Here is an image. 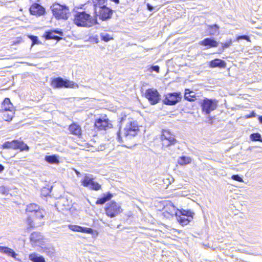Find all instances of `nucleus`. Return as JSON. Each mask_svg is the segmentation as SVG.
Wrapping results in <instances>:
<instances>
[{
    "mask_svg": "<svg viewBox=\"0 0 262 262\" xmlns=\"http://www.w3.org/2000/svg\"><path fill=\"white\" fill-rule=\"evenodd\" d=\"M139 132V127L137 123L131 120H128L123 131L120 130L117 133V139L119 142H123L135 137Z\"/></svg>",
    "mask_w": 262,
    "mask_h": 262,
    "instance_id": "nucleus-1",
    "label": "nucleus"
},
{
    "mask_svg": "<svg viewBox=\"0 0 262 262\" xmlns=\"http://www.w3.org/2000/svg\"><path fill=\"white\" fill-rule=\"evenodd\" d=\"M74 23L78 27L89 28L96 24V18L85 11L78 12L74 15Z\"/></svg>",
    "mask_w": 262,
    "mask_h": 262,
    "instance_id": "nucleus-2",
    "label": "nucleus"
},
{
    "mask_svg": "<svg viewBox=\"0 0 262 262\" xmlns=\"http://www.w3.org/2000/svg\"><path fill=\"white\" fill-rule=\"evenodd\" d=\"M51 9L56 19L66 20L69 18V9L66 6L55 3L52 5Z\"/></svg>",
    "mask_w": 262,
    "mask_h": 262,
    "instance_id": "nucleus-3",
    "label": "nucleus"
},
{
    "mask_svg": "<svg viewBox=\"0 0 262 262\" xmlns=\"http://www.w3.org/2000/svg\"><path fill=\"white\" fill-rule=\"evenodd\" d=\"M93 10L94 18L97 19L99 17L102 20L111 18L113 14V10L106 6L94 7ZM96 24H97V21Z\"/></svg>",
    "mask_w": 262,
    "mask_h": 262,
    "instance_id": "nucleus-4",
    "label": "nucleus"
},
{
    "mask_svg": "<svg viewBox=\"0 0 262 262\" xmlns=\"http://www.w3.org/2000/svg\"><path fill=\"white\" fill-rule=\"evenodd\" d=\"M106 214L110 217H114L123 211L120 205L114 201H111L106 204L105 207Z\"/></svg>",
    "mask_w": 262,
    "mask_h": 262,
    "instance_id": "nucleus-5",
    "label": "nucleus"
},
{
    "mask_svg": "<svg viewBox=\"0 0 262 262\" xmlns=\"http://www.w3.org/2000/svg\"><path fill=\"white\" fill-rule=\"evenodd\" d=\"M217 102L215 99L205 98L201 104L203 112L207 115L209 114L211 112L216 108Z\"/></svg>",
    "mask_w": 262,
    "mask_h": 262,
    "instance_id": "nucleus-6",
    "label": "nucleus"
},
{
    "mask_svg": "<svg viewBox=\"0 0 262 262\" xmlns=\"http://www.w3.org/2000/svg\"><path fill=\"white\" fill-rule=\"evenodd\" d=\"M3 148H11L13 149H20V151L29 150V147L23 141L13 140L11 142H6L3 145Z\"/></svg>",
    "mask_w": 262,
    "mask_h": 262,
    "instance_id": "nucleus-7",
    "label": "nucleus"
},
{
    "mask_svg": "<svg viewBox=\"0 0 262 262\" xmlns=\"http://www.w3.org/2000/svg\"><path fill=\"white\" fill-rule=\"evenodd\" d=\"M40 207L36 204H30L27 205L26 209V212L28 215V219L27 221L28 226L30 228H33L35 227V224L34 223L32 219V216H34L35 213L38 210L40 209Z\"/></svg>",
    "mask_w": 262,
    "mask_h": 262,
    "instance_id": "nucleus-8",
    "label": "nucleus"
},
{
    "mask_svg": "<svg viewBox=\"0 0 262 262\" xmlns=\"http://www.w3.org/2000/svg\"><path fill=\"white\" fill-rule=\"evenodd\" d=\"M74 83L68 80H64L61 77H57L53 79L51 82V85L53 88H61L63 87L73 88Z\"/></svg>",
    "mask_w": 262,
    "mask_h": 262,
    "instance_id": "nucleus-9",
    "label": "nucleus"
},
{
    "mask_svg": "<svg viewBox=\"0 0 262 262\" xmlns=\"http://www.w3.org/2000/svg\"><path fill=\"white\" fill-rule=\"evenodd\" d=\"M161 140L163 146L165 147L174 144L176 142L174 135H172L169 130L166 129H163L162 131Z\"/></svg>",
    "mask_w": 262,
    "mask_h": 262,
    "instance_id": "nucleus-10",
    "label": "nucleus"
},
{
    "mask_svg": "<svg viewBox=\"0 0 262 262\" xmlns=\"http://www.w3.org/2000/svg\"><path fill=\"white\" fill-rule=\"evenodd\" d=\"M145 96L152 105L157 104L160 100V95L157 90L155 89L147 90L145 93Z\"/></svg>",
    "mask_w": 262,
    "mask_h": 262,
    "instance_id": "nucleus-11",
    "label": "nucleus"
},
{
    "mask_svg": "<svg viewBox=\"0 0 262 262\" xmlns=\"http://www.w3.org/2000/svg\"><path fill=\"white\" fill-rule=\"evenodd\" d=\"M30 242L33 246L40 247L45 243L43 236L39 232H33L30 237Z\"/></svg>",
    "mask_w": 262,
    "mask_h": 262,
    "instance_id": "nucleus-12",
    "label": "nucleus"
},
{
    "mask_svg": "<svg viewBox=\"0 0 262 262\" xmlns=\"http://www.w3.org/2000/svg\"><path fill=\"white\" fill-rule=\"evenodd\" d=\"M194 213L189 210L181 209V226L187 225L193 219Z\"/></svg>",
    "mask_w": 262,
    "mask_h": 262,
    "instance_id": "nucleus-13",
    "label": "nucleus"
},
{
    "mask_svg": "<svg viewBox=\"0 0 262 262\" xmlns=\"http://www.w3.org/2000/svg\"><path fill=\"white\" fill-rule=\"evenodd\" d=\"M95 126L100 130H106L111 128L112 124L108 119L100 118L97 119L95 123Z\"/></svg>",
    "mask_w": 262,
    "mask_h": 262,
    "instance_id": "nucleus-14",
    "label": "nucleus"
},
{
    "mask_svg": "<svg viewBox=\"0 0 262 262\" xmlns=\"http://www.w3.org/2000/svg\"><path fill=\"white\" fill-rule=\"evenodd\" d=\"M30 13L32 15L41 16L45 14V9L38 4H33L30 8Z\"/></svg>",
    "mask_w": 262,
    "mask_h": 262,
    "instance_id": "nucleus-15",
    "label": "nucleus"
},
{
    "mask_svg": "<svg viewBox=\"0 0 262 262\" xmlns=\"http://www.w3.org/2000/svg\"><path fill=\"white\" fill-rule=\"evenodd\" d=\"M38 251L39 252L45 253L47 255L50 257H52L54 256L55 253V250L54 247L51 245H41L39 247Z\"/></svg>",
    "mask_w": 262,
    "mask_h": 262,
    "instance_id": "nucleus-16",
    "label": "nucleus"
},
{
    "mask_svg": "<svg viewBox=\"0 0 262 262\" xmlns=\"http://www.w3.org/2000/svg\"><path fill=\"white\" fill-rule=\"evenodd\" d=\"M199 44L203 46H207V48L216 47L219 42L212 38H206L199 42Z\"/></svg>",
    "mask_w": 262,
    "mask_h": 262,
    "instance_id": "nucleus-17",
    "label": "nucleus"
},
{
    "mask_svg": "<svg viewBox=\"0 0 262 262\" xmlns=\"http://www.w3.org/2000/svg\"><path fill=\"white\" fill-rule=\"evenodd\" d=\"M178 102V94L170 93L166 95L164 103L168 105H174Z\"/></svg>",
    "mask_w": 262,
    "mask_h": 262,
    "instance_id": "nucleus-18",
    "label": "nucleus"
},
{
    "mask_svg": "<svg viewBox=\"0 0 262 262\" xmlns=\"http://www.w3.org/2000/svg\"><path fill=\"white\" fill-rule=\"evenodd\" d=\"M55 34H58L60 35H62V32L58 30H54V31H49L46 32L45 37L46 39H54L55 40H59L60 37L56 36Z\"/></svg>",
    "mask_w": 262,
    "mask_h": 262,
    "instance_id": "nucleus-19",
    "label": "nucleus"
},
{
    "mask_svg": "<svg viewBox=\"0 0 262 262\" xmlns=\"http://www.w3.org/2000/svg\"><path fill=\"white\" fill-rule=\"evenodd\" d=\"M209 66L211 68H225L226 66V63L224 60L216 58L210 61Z\"/></svg>",
    "mask_w": 262,
    "mask_h": 262,
    "instance_id": "nucleus-20",
    "label": "nucleus"
},
{
    "mask_svg": "<svg viewBox=\"0 0 262 262\" xmlns=\"http://www.w3.org/2000/svg\"><path fill=\"white\" fill-rule=\"evenodd\" d=\"M69 130L72 134L79 136L81 133V127L79 125L73 123L69 126Z\"/></svg>",
    "mask_w": 262,
    "mask_h": 262,
    "instance_id": "nucleus-21",
    "label": "nucleus"
},
{
    "mask_svg": "<svg viewBox=\"0 0 262 262\" xmlns=\"http://www.w3.org/2000/svg\"><path fill=\"white\" fill-rule=\"evenodd\" d=\"M59 157L56 155H53L51 156H46L45 158V160L46 162L49 164H58L59 163Z\"/></svg>",
    "mask_w": 262,
    "mask_h": 262,
    "instance_id": "nucleus-22",
    "label": "nucleus"
},
{
    "mask_svg": "<svg viewBox=\"0 0 262 262\" xmlns=\"http://www.w3.org/2000/svg\"><path fill=\"white\" fill-rule=\"evenodd\" d=\"M2 110L5 111L13 110V104L11 103L9 98H5L2 104Z\"/></svg>",
    "mask_w": 262,
    "mask_h": 262,
    "instance_id": "nucleus-23",
    "label": "nucleus"
},
{
    "mask_svg": "<svg viewBox=\"0 0 262 262\" xmlns=\"http://www.w3.org/2000/svg\"><path fill=\"white\" fill-rule=\"evenodd\" d=\"M219 26L216 24L208 25L207 30L210 35H215L219 34Z\"/></svg>",
    "mask_w": 262,
    "mask_h": 262,
    "instance_id": "nucleus-24",
    "label": "nucleus"
},
{
    "mask_svg": "<svg viewBox=\"0 0 262 262\" xmlns=\"http://www.w3.org/2000/svg\"><path fill=\"white\" fill-rule=\"evenodd\" d=\"M29 258L33 262H46L45 259L42 256L36 253L30 254Z\"/></svg>",
    "mask_w": 262,
    "mask_h": 262,
    "instance_id": "nucleus-25",
    "label": "nucleus"
},
{
    "mask_svg": "<svg viewBox=\"0 0 262 262\" xmlns=\"http://www.w3.org/2000/svg\"><path fill=\"white\" fill-rule=\"evenodd\" d=\"M58 207H62V209H69L70 207V204L69 201L64 198L60 199L57 203Z\"/></svg>",
    "mask_w": 262,
    "mask_h": 262,
    "instance_id": "nucleus-26",
    "label": "nucleus"
},
{
    "mask_svg": "<svg viewBox=\"0 0 262 262\" xmlns=\"http://www.w3.org/2000/svg\"><path fill=\"white\" fill-rule=\"evenodd\" d=\"M113 197V195L110 192H107L106 194H104L103 197L100 199H98L96 202V204H104L107 201L110 200Z\"/></svg>",
    "mask_w": 262,
    "mask_h": 262,
    "instance_id": "nucleus-27",
    "label": "nucleus"
},
{
    "mask_svg": "<svg viewBox=\"0 0 262 262\" xmlns=\"http://www.w3.org/2000/svg\"><path fill=\"white\" fill-rule=\"evenodd\" d=\"M0 252L6 253L14 258H16V256L17 255L12 249L6 247L0 246Z\"/></svg>",
    "mask_w": 262,
    "mask_h": 262,
    "instance_id": "nucleus-28",
    "label": "nucleus"
},
{
    "mask_svg": "<svg viewBox=\"0 0 262 262\" xmlns=\"http://www.w3.org/2000/svg\"><path fill=\"white\" fill-rule=\"evenodd\" d=\"M184 99L189 101H193L195 100V93L193 91H190L189 90H186L184 94Z\"/></svg>",
    "mask_w": 262,
    "mask_h": 262,
    "instance_id": "nucleus-29",
    "label": "nucleus"
},
{
    "mask_svg": "<svg viewBox=\"0 0 262 262\" xmlns=\"http://www.w3.org/2000/svg\"><path fill=\"white\" fill-rule=\"evenodd\" d=\"M94 181V178L92 175H86L82 181V184L84 187H89Z\"/></svg>",
    "mask_w": 262,
    "mask_h": 262,
    "instance_id": "nucleus-30",
    "label": "nucleus"
},
{
    "mask_svg": "<svg viewBox=\"0 0 262 262\" xmlns=\"http://www.w3.org/2000/svg\"><path fill=\"white\" fill-rule=\"evenodd\" d=\"M45 214V211L44 210L40 208L38 211H36L34 216H32V219L34 222L35 220H40L42 219Z\"/></svg>",
    "mask_w": 262,
    "mask_h": 262,
    "instance_id": "nucleus-31",
    "label": "nucleus"
},
{
    "mask_svg": "<svg viewBox=\"0 0 262 262\" xmlns=\"http://www.w3.org/2000/svg\"><path fill=\"white\" fill-rule=\"evenodd\" d=\"M13 110L5 111L3 114V118L5 121H10L13 116Z\"/></svg>",
    "mask_w": 262,
    "mask_h": 262,
    "instance_id": "nucleus-32",
    "label": "nucleus"
},
{
    "mask_svg": "<svg viewBox=\"0 0 262 262\" xmlns=\"http://www.w3.org/2000/svg\"><path fill=\"white\" fill-rule=\"evenodd\" d=\"M107 0H93V8H94V7L106 6L107 4H105Z\"/></svg>",
    "mask_w": 262,
    "mask_h": 262,
    "instance_id": "nucleus-33",
    "label": "nucleus"
},
{
    "mask_svg": "<svg viewBox=\"0 0 262 262\" xmlns=\"http://www.w3.org/2000/svg\"><path fill=\"white\" fill-rule=\"evenodd\" d=\"M100 37L102 40L105 42H108L110 40L113 39V38L112 36H111L110 35L106 33H101L100 34Z\"/></svg>",
    "mask_w": 262,
    "mask_h": 262,
    "instance_id": "nucleus-34",
    "label": "nucleus"
},
{
    "mask_svg": "<svg viewBox=\"0 0 262 262\" xmlns=\"http://www.w3.org/2000/svg\"><path fill=\"white\" fill-rule=\"evenodd\" d=\"M79 232L85 233L88 234H93L94 233V230L92 228H86L84 227L80 226Z\"/></svg>",
    "mask_w": 262,
    "mask_h": 262,
    "instance_id": "nucleus-35",
    "label": "nucleus"
},
{
    "mask_svg": "<svg viewBox=\"0 0 262 262\" xmlns=\"http://www.w3.org/2000/svg\"><path fill=\"white\" fill-rule=\"evenodd\" d=\"M261 135L259 133H253L250 136V139L253 141H259L260 140Z\"/></svg>",
    "mask_w": 262,
    "mask_h": 262,
    "instance_id": "nucleus-36",
    "label": "nucleus"
},
{
    "mask_svg": "<svg viewBox=\"0 0 262 262\" xmlns=\"http://www.w3.org/2000/svg\"><path fill=\"white\" fill-rule=\"evenodd\" d=\"M191 162V159L189 157L181 156V165L189 164Z\"/></svg>",
    "mask_w": 262,
    "mask_h": 262,
    "instance_id": "nucleus-37",
    "label": "nucleus"
},
{
    "mask_svg": "<svg viewBox=\"0 0 262 262\" xmlns=\"http://www.w3.org/2000/svg\"><path fill=\"white\" fill-rule=\"evenodd\" d=\"M89 187L91 189L94 190H98L101 188V185L95 181H93Z\"/></svg>",
    "mask_w": 262,
    "mask_h": 262,
    "instance_id": "nucleus-38",
    "label": "nucleus"
},
{
    "mask_svg": "<svg viewBox=\"0 0 262 262\" xmlns=\"http://www.w3.org/2000/svg\"><path fill=\"white\" fill-rule=\"evenodd\" d=\"M29 37L31 39L32 41V46H33L35 44H39V41H38V38L37 36L33 35H30Z\"/></svg>",
    "mask_w": 262,
    "mask_h": 262,
    "instance_id": "nucleus-39",
    "label": "nucleus"
},
{
    "mask_svg": "<svg viewBox=\"0 0 262 262\" xmlns=\"http://www.w3.org/2000/svg\"><path fill=\"white\" fill-rule=\"evenodd\" d=\"M69 228L70 230L75 231V232H79L80 226L76 225H69Z\"/></svg>",
    "mask_w": 262,
    "mask_h": 262,
    "instance_id": "nucleus-40",
    "label": "nucleus"
},
{
    "mask_svg": "<svg viewBox=\"0 0 262 262\" xmlns=\"http://www.w3.org/2000/svg\"><path fill=\"white\" fill-rule=\"evenodd\" d=\"M232 43V41L231 39H230L229 41L225 42V43H221L223 50H224L225 49L229 47Z\"/></svg>",
    "mask_w": 262,
    "mask_h": 262,
    "instance_id": "nucleus-41",
    "label": "nucleus"
},
{
    "mask_svg": "<svg viewBox=\"0 0 262 262\" xmlns=\"http://www.w3.org/2000/svg\"><path fill=\"white\" fill-rule=\"evenodd\" d=\"M241 39H245V40H246L248 41H249V42L251 41L249 37L248 36H247V35L238 36L236 37V40L237 41H238Z\"/></svg>",
    "mask_w": 262,
    "mask_h": 262,
    "instance_id": "nucleus-42",
    "label": "nucleus"
},
{
    "mask_svg": "<svg viewBox=\"0 0 262 262\" xmlns=\"http://www.w3.org/2000/svg\"><path fill=\"white\" fill-rule=\"evenodd\" d=\"M231 178H232V179H233L235 181H238V182H244L243 179L238 174L232 175L231 177Z\"/></svg>",
    "mask_w": 262,
    "mask_h": 262,
    "instance_id": "nucleus-43",
    "label": "nucleus"
},
{
    "mask_svg": "<svg viewBox=\"0 0 262 262\" xmlns=\"http://www.w3.org/2000/svg\"><path fill=\"white\" fill-rule=\"evenodd\" d=\"M148 70L150 72L155 71L158 73L160 71V67L158 66H152L150 68V69H149Z\"/></svg>",
    "mask_w": 262,
    "mask_h": 262,
    "instance_id": "nucleus-44",
    "label": "nucleus"
},
{
    "mask_svg": "<svg viewBox=\"0 0 262 262\" xmlns=\"http://www.w3.org/2000/svg\"><path fill=\"white\" fill-rule=\"evenodd\" d=\"M8 189L4 186H0V193L5 194L8 193Z\"/></svg>",
    "mask_w": 262,
    "mask_h": 262,
    "instance_id": "nucleus-45",
    "label": "nucleus"
},
{
    "mask_svg": "<svg viewBox=\"0 0 262 262\" xmlns=\"http://www.w3.org/2000/svg\"><path fill=\"white\" fill-rule=\"evenodd\" d=\"M164 184L166 186H168L169 184H170V182L169 180V178H164L163 180Z\"/></svg>",
    "mask_w": 262,
    "mask_h": 262,
    "instance_id": "nucleus-46",
    "label": "nucleus"
},
{
    "mask_svg": "<svg viewBox=\"0 0 262 262\" xmlns=\"http://www.w3.org/2000/svg\"><path fill=\"white\" fill-rule=\"evenodd\" d=\"M256 116V114L254 113V112H252L249 115L247 116V118H251V117H254Z\"/></svg>",
    "mask_w": 262,
    "mask_h": 262,
    "instance_id": "nucleus-47",
    "label": "nucleus"
},
{
    "mask_svg": "<svg viewBox=\"0 0 262 262\" xmlns=\"http://www.w3.org/2000/svg\"><path fill=\"white\" fill-rule=\"evenodd\" d=\"M147 8L150 11H151L154 9V7L148 3L147 4Z\"/></svg>",
    "mask_w": 262,
    "mask_h": 262,
    "instance_id": "nucleus-48",
    "label": "nucleus"
},
{
    "mask_svg": "<svg viewBox=\"0 0 262 262\" xmlns=\"http://www.w3.org/2000/svg\"><path fill=\"white\" fill-rule=\"evenodd\" d=\"M188 195V192L186 191H181V196H186Z\"/></svg>",
    "mask_w": 262,
    "mask_h": 262,
    "instance_id": "nucleus-49",
    "label": "nucleus"
},
{
    "mask_svg": "<svg viewBox=\"0 0 262 262\" xmlns=\"http://www.w3.org/2000/svg\"><path fill=\"white\" fill-rule=\"evenodd\" d=\"M4 169V167L2 165L0 164V172H1L2 171H3Z\"/></svg>",
    "mask_w": 262,
    "mask_h": 262,
    "instance_id": "nucleus-50",
    "label": "nucleus"
},
{
    "mask_svg": "<svg viewBox=\"0 0 262 262\" xmlns=\"http://www.w3.org/2000/svg\"><path fill=\"white\" fill-rule=\"evenodd\" d=\"M258 120H259V121L262 123V116H259V118H258Z\"/></svg>",
    "mask_w": 262,
    "mask_h": 262,
    "instance_id": "nucleus-51",
    "label": "nucleus"
},
{
    "mask_svg": "<svg viewBox=\"0 0 262 262\" xmlns=\"http://www.w3.org/2000/svg\"><path fill=\"white\" fill-rule=\"evenodd\" d=\"M76 173H77V175H78L79 174H80V173H79L78 171H76Z\"/></svg>",
    "mask_w": 262,
    "mask_h": 262,
    "instance_id": "nucleus-52",
    "label": "nucleus"
},
{
    "mask_svg": "<svg viewBox=\"0 0 262 262\" xmlns=\"http://www.w3.org/2000/svg\"><path fill=\"white\" fill-rule=\"evenodd\" d=\"M259 141H260L261 142H262V139L260 138V140H259Z\"/></svg>",
    "mask_w": 262,
    "mask_h": 262,
    "instance_id": "nucleus-53",
    "label": "nucleus"
},
{
    "mask_svg": "<svg viewBox=\"0 0 262 262\" xmlns=\"http://www.w3.org/2000/svg\"><path fill=\"white\" fill-rule=\"evenodd\" d=\"M178 221L180 222V219L179 220V219H178Z\"/></svg>",
    "mask_w": 262,
    "mask_h": 262,
    "instance_id": "nucleus-54",
    "label": "nucleus"
}]
</instances>
